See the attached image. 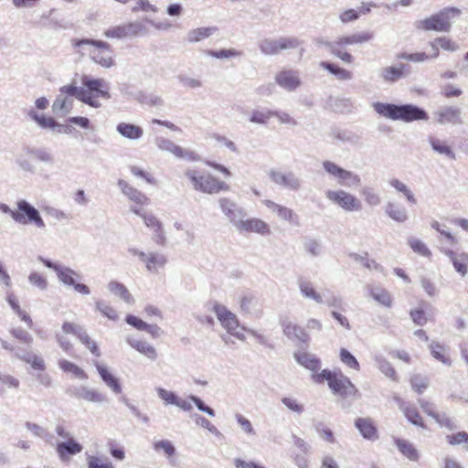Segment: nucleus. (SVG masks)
I'll list each match as a JSON object with an SVG mask.
<instances>
[{
	"mask_svg": "<svg viewBox=\"0 0 468 468\" xmlns=\"http://www.w3.org/2000/svg\"><path fill=\"white\" fill-rule=\"evenodd\" d=\"M374 111L382 117L392 121L410 122L414 121H428L429 115L422 108L414 104L397 105L393 103L374 102Z\"/></svg>",
	"mask_w": 468,
	"mask_h": 468,
	"instance_id": "obj_1",
	"label": "nucleus"
},
{
	"mask_svg": "<svg viewBox=\"0 0 468 468\" xmlns=\"http://www.w3.org/2000/svg\"><path fill=\"white\" fill-rule=\"evenodd\" d=\"M312 378L317 384L326 381L332 393L343 399L355 397L358 393L356 386L341 370L323 369L320 374L312 375Z\"/></svg>",
	"mask_w": 468,
	"mask_h": 468,
	"instance_id": "obj_2",
	"label": "nucleus"
},
{
	"mask_svg": "<svg viewBox=\"0 0 468 468\" xmlns=\"http://www.w3.org/2000/svg\"><path fill=\"white\" fill-rule=\"evenodd\" d=\"M375 34L372 31L356 32L347 36H340L335 41L326 42L325 47L330 53L346 64L353 63L355 58L349 52L344 50L345 47L362 45L373 40Z\"/></svg>",
	"mask_w": 468,
	"mask_h": 468,
	"instance_id": "obj_3",
	"label": "nucleus"
},
{
	"mask_svg": "<svg viewBox=\"0 0 468 468\" xmlns=\"http://www.w3.org/2000/svg\"><path fill=\"white\" fill-rule=\"evenodd\" d=\"M71 44L74 48H78L76 52L82 56L89 54L94 62L106 68L112 65V52L107 42L90 38H74Z\"/></svg>",
	"mask_w": 468,
	"mask_h": 468,
	"instance_id": "obj_4",
	"label": "nucleus"
},
{
	"mask_svg": "<svg viewBox=\"0 0 468 468\" xmlns=\"http://www.w3.org/2000/svg\"><path fill=\"white\" fill-rule=\"evenodd\" d=\"M461 14L462 11L457 7H445L425 19L416 21L415 27L424 31L449 32L452 20Z\"/></svg>",
	"mask_w": 468,
	"mask_h": 468,
	"instance_id": "obj_5",
	"label": "nucleus"
},
{
	"mask_svg": "<svg viewBox=\"0 0 468 468\" xmlns=\"http://www.w3.org/2000/svg\"><path fill=\"white\" fill-rule=\"evenodd\" d=\"M17 210L11 209L6 204L0 203V211L9 214L16 223L27 225L33 224L38 229H45L46 224L39 211L29 202L21 199L16 203Z\"/></svg>",
	"mask_w": 468,
	"mask_h": 468,
	"instance_id": "obj_6",
	"label": "nucleus"
},
{
	"mask_svg": "<svg viewBox=\"0 0 468 468\" xmlns=\"http://www.w3.org/2000/svg\"><path fill=\"white\" fill-rule=\"evenodd\" d=\"M37 261H41L47 268L54 270L57 273L58 279L64 285L73 287L76 292L82 295H88L90 293V288L87 285L76 282L75 277H80V275L74 270L55 263L42 256H38Z\"/></svg>",
	"mask_w": 468,
	"mask_h": 468,
	"instance_id": "obj_7",
	"label": "nucleus"
},
{
	"mask_svg": "<svg viewBox=\"0 0 468 468\" xmlns=\"http://www.w3.org/2000/svg\"><path fill=\"white\" fill-rule=\"evenodd\" d=\"M83 87H78L79 101L93 107L98 108L101 104L98 102L97 98H108L107 91L101 89L102 80L91 79L84 75L81 79Z\"/></svg>",
	"mask_w": 468,
	"mask_h": 468,
	"instance_id": "obj_8",
	"label": "nucleus"
},
{
	"mask_svg": "<svg viewBox=\"0 0 468 468\" xmlns=\"http://www.w3.org/2000/svg\"><path fill=\"white\" fill-rule=\"evenodd\" d=\"M300 45L301 41L295 37H268L260 40L258 43L259 49L266 56L276 55L283 50L294 49Z\"/></svg>",
	"mask_w": 468,
	"mask_h": 468,
	"instance_id": "obj_9",
	"label": "nucleus"
},
{
	"mask_svg": "<svg viewBox=\"0 0 468 468\" xmlns=\"http://www.w3.org/2000/svg\"><path fill=\"white\" fill-rule=\"evenodd\" d=\"M59 93L52 104V112L59 117H64L73 108L74 98L79 100L78 86L74 84L64 85L59 88Z\"/></svg>",
	"mask_w": 468,
	"mask_h": 468,
	"instance_id": "obj_10",
	"label": "nucleus"
},
{
	"mask_svg": "<svg viewBox=\"0 0 468 468\" xmlns=\"http://www.w3.org/2000/svg\"><path fill=\"white\" fill-rule=\"evenodd\" d=\"M324 195L328 201L346 212H358L362 209L361 201L355 195L344 189H329L325 191Z\"/></svg>",
	"mask_w": 468,
	"mask_h": 468,
	"instance_id": "obj_11",
	"label": "nucleus"
},
{
	"mask_svg": "<svg viewBox=\"0 0 468 468\" xmlns=\"http://www.w3.org/2000/svg\"><path fill=\"white\" fill-rule=\"evenodd\" d=\"M214 312L216 313L218 319L220 321L221 325L227 329L229 334L241 341L245 340V335L242 333L244 328L239 329V321L233 313L228 310L224 305L218 303L214 305Z\"/></svg>",
	"mask_w": 468,
	"mask_h": 468,
	"instance_id": "obj_12",
	"label": "nucleus"
},
{
	"mask_svg": "<svg viewBox=\"0 0 468 468\" xmlns=\"http://www.w3.org/2000/svg\"><path fill=\"white\" fill-rule=\"evenodd\" d=\"M154 144L159 150L171 153L177 158L190 161H198L200 159L199 155L196 153L182 148L167 138L157 136L154 139Z\"/></svg>",
	"mask_w": 468,
	"mask_h": 468,
	"instance_id": "obj_13",
	"label": "nucleus"
},
{
	"mask_svg": "<svg viewBox=\"0 0 468 468\" xmlns=\"http://www.w3.org/2000/svg\"><path fill=\"white\" fill-rule=\"evenodd\" d=\"M131 210L140 216L145 226L154 231L153 240L158 245H165V236L163 230V225L160 220L152 213L142 212L140 207H131Z\"/></svg>",
	"mask_w": 468,
	"mask_h": 468,
	"instance_id": "obj_14",
	"label": "nucleus"
},
{
	"mask_svg": "<svg viewBox=\"0 0 468 468\" xmlns=\"http://www.w3.org/2000/svg\"><path fill=\"white\" fill-rule=\"evenodd\" d=\"M270 179L277 186L292 191H298L302 187L303 180L293 172H282L271 169L269 172Z\"/></svg>",
	"mask_w": 468,
	"mask_h": 468,
	"instance_id": "obj_15",
	"label": "nucleus"
},
{
	"mask_svg": "<svg viewBox=\"0 0 468 468\" xmlns=\"http://www.w3.org/2000/svg\"><path fill=\"white\" fill-rule=\"evenodd\" d=\"M408 69L409 65L404 63L385 66L378 69V76L383 83L394 84L408 77Z\"/></svg>",
	"mask_w": 468,
	"mask_h": 468,
	"instance_id": "obj_16",
	"label": "nucleus"
},
{
	"mask_svg": "<svg viewBox=\"0 0 468 468\" xmlns=\"http://www.w3.org/2000/svg\"><path fill=\"white\" fill-rule=\"evenodd\" d=\"M185 176L189 179L193 188L206 194H212L215 177L210 174H200L195 169H187Z\"/></svg>",
	"mask_w": 468,
	"mask_h": 468,
	"instance_id": "obj_17",
	"label": "nucleus"
},
{
	"mask_svg": "<svg viewBox=\"0 0 468 468\" xmlns=\"http://www.w3.org/2000/svg\"><path fill=\"white\" fill-rule=\"evenodd\" d=\"M281 325L283 335L296 345H307L309 342V335L299 324L293 323L288 317L281 320Z\"/></svg>",
	"mask_w": 468,
	"mask_h": 468,
	"instance_id": "obj_18",
	"label": "nucleus"
},
{
	"mask_svg": "<svg viewBox=\"0 0 468 468\" xmlns=\"http://www.w3.org/2000/svg\"><path fill=\"white\" fill-rule=\"evenodd\" d=\"M130 251L133 255H137L139 259L145 264V268L150 272H157L167 263V257L161 252L150 251L148 253L139 251L136 249H132Z\"/></svg>",
	"mask_w": 468,
	"mask_h": 468,
	"instance_id": "obj_19",
	"label": "nucleus"
},
{
	"mask_svg": "<svg viewBox=\"0 0 468 468\" xmlns=\"http://www.w3.org/2000/svg\"><path fill=\"white\" fill-rule=\"evenodd\" d=\"M435 121L441 125H460L463 123L462 110L455 106H443L433 112Z\"/></svg>",
	"mask_w": 468,
	"mask_h": 468,
	"instance_id": "obj_20",
	"label": "nucleus"
},
{
	"mask_svg": "<svg viewBox=\"0 0 468 468\" xmlns=\"http://www.w3.org/2000/svg\"><path fill=\"white\" fill-rule=\"evenodd\" d=\"M218 204L221 211L228 218L229 221L237 228L239 225L238 223L246 216L245 210L228 197L219 198Z\"/></svg>",
	"mask_w": 468,
	"mask_h": 468,
	"instance_id": "obj_21",
	"label": "nucleus"
},
{
	"mask_svg": "<svg viewBox=\"0 0 468 468\" xmlns=\"http://www.w3.org/2000/svg\"><path fill=\"white\" fill-rule=\"evenodd\" d=\"M126 342L132 348L136 350L148 360L154 362L157 359L158 353L156 348L146 340L136 335H128L126 337Z\"/></svg>",
	"mask_w": 468,
	"mask_h": 468,
	"instance_id": "obj_22",
	"label": "nucleus"
},
{
	"mask_svg": "<svg viewBox=\"0 0 468 468\" xmlns=\"http://www.w3.org/2000/svg\"><path fill=\"white\" fill-rule=\"evenodd\" d=\"M276 83L287 91H294L302 84L297 70H282L275 76Z\"/></svg>",
	"mask_w": 468,
	"mask_h": 468,
	"instance_id": "obj_23",
	"label": "nucleus"
},
{
	"mask_svg": "<svg viewBox=\"0 0 468 468\" xmlns=\"http://www.w3.org/2000/svg\"><path fill=\"white\" fill-rule=\"evenodd\" d=\"M441 252L449 258L453 265L454 270L464 277L468 273V253L456 252L450 249H441Z\"/></svg>",
	"mask_w": 468,
	"mask_h": 468,
	"instance_id": "obj_24",
	"label": "nucleus"
},
{
	"mask_svg": "<svg viewBox=\"0 0 468 468\" xmlns=\"http://www.w3.org/2000/svg\"><path fill=\"white\" fill-rule=\"evenodd\" d=\"M263 203L272 212L276 213L281 219L285 220L293 226L300 225L299 217L292 209L279 205L271 200H264Z\"/></svg>",
	"mask_w": 468,
	"mask_h": 468,
	"instance_id": "obj_25",
	"label": "nucleus"
},
{
	"mask_svg": "<svg viewBox=\"0 0 468 468\" xmlns=\"http://www.w3.org/2000/svg\"><path fill=\"white\" fill-rule=\"evenodd\" d=\"M28 116L42 128H48L52 130L57 129L58 133H69L71 132L70 126L60 124L58 122H56L55 119H53L52 117L40 115L34 110H31L28 112Z\"/></svg>",
	"mask_w": 468,
	"mask_h": 468,
	"instance_id": "obj_26",
	"label": "nucleus"
},
{
	"mask_svg": "<svg viewBox=\"0 0 468 468\" xmlns=\"http://www.w3.org/2000/svg\"><path fill=\"white\" fill-rule=\"evenodd\" d=\"M238 224L236 229L239 231L256 232L261 235H268L271 232L269 225L260 218L246 220L242 218Z\"/></svg>",
	"mask_w": 468,
	"mask_h": 468,
	"instance_id": "obj_27",
	"label": "nucleus"
},
{
	"mask_svg": "<svg viewBox=\"0 0 468 468\" xmlns=\"http://www.w3.org/2000/svg\"><path fill=\"white\" fill-rule=\"evenodd\" d=\"M82 449V445L73 438L67 440L66 441L58 442L56 447L58 457L62 462H66L70 456L81 452Z\"/></svg>",
	"mask_w": 468,
	"mask_h": 468,
	"instance_id": "obj_28",
	"label": "nucleus"
},
{
	"mask_svg": "<svg viewBox=\"0 0 468 468\" xmlns=\"http://www.w3.org/2000/svg\"><path fill=\"white\" fill-rule=\"evenodd\" d=\"M294 359L298 364L314 374H320L318 371L321 369V360L314 354L308 352H295L293 354Z\"/></svg>",
	"mask_w": 468,
	"mask_h": 468,
	"instance_id": "obj_29",
	"label": "nucleus"
},
{
	"mask_svg": "<svg viewBox=\"0 0 468 468\" xmlns=\"http://www.w3.org/2000/svg\"><path fill=\"white\" fill-rule=\"evenodd\" d=\"M71 396L78 399H83L90 402L100 403L105 400V396L95 389L89 388L86 386L76 387L68 391Z\"/></svg>",
	"mask_w": 468,
	"mask_h": 468,
	"instance_id": "obj_30",
	"label": "nucleus"
},
{
	"mask_svg": "<svg viewBox=\"0 0 468 468\" xmlns=\"http://www.w3.org/2000/svg\"><path fill=\"white\" fill-rule=\"evenodd\" d=\"M119 187L122 189L123 195L135 204L134 207H143L144 205H147L149 203V198L144 194L130 186L126 182L119 180Z\"/></svg>",
	"mask_w": 468,
	"mask_h": 468,
	"instance_id": "obj_31",
	"label": "nucleus"
},
{
	"mask_svg": "<svg viewBox=\"0 0 468 468\" xmlns=\"http://www.w3.org/2000/svg\"><path fill=\"white\" fill-rule=\"evenodd\" d=\"M297 284L303 298L313 300L318 304L324 303L323 295L314 289V284L310 281L301 278L298 280Z\"/></svg>",
	"mask_w": 468,
	"mask_h": 468,
	"instance_id": "obj_32",
	"label": "nucleus"
},
{
	"mask_svg": "<svg viewBox=\"0 0 468 468\" xmlns=\"http://www.w3.org/2000/svg\"><path fill=\"white\" fill-rule=\"evenodd\" d=\"M355 426L365 439L375 441L378 438L377 428L371 419L358 418L355 421Z\"/></svg>",
	"mask_w": 468,
	"mask_h": 468,
	"instance_id": "obj_33",
	"label": "nucleus"
},
{
	"mask_svg": "<svg viewBox=\"0 0 468 468\" xmlns=\"http://www.w3.org/2000/svg\"><path fill=\"white\" fill-rule=\"evenodd\" d=\"M428 142L431 149L438 154L444 155L451 160L456 159V154L453 149L447 144L446 141L431 135L428 137Z\"/></svg>",
	"mask_w": 468,
	"mask_h": 468,
	"instance_id": "obj_34",
	"label": "nucleus"
},
{
	"mask_svg": "<svg viewBox=\"0 0 468 468\" xmlns=\"http://www.w3.org/2000/svg\"><path fill=\"white\" fill-rule=\"evenodd\" d=\"M319 65L322 69L327 70L330 74L334 75L338 80L346 81L351 80L354 78V74L352 71L345 68H342L335 63L321 61Z\"/></svg>",
	"mask_w": 468,
	"mask_h": 468,
	"instance_id": "obj_35",
	"label": "nucleus"
},
{
	"mask_svg": "<svg viewBox=\"0 0 468 468\" xmlns=\"http://www.w3.org/2000/svg\"><path fill=\"white\" fill-rule=\"evenodd\" d=\"M385 213L398 223H404L409 218L406 207L396 202H388L385 206Z\"/></svg>",
	"mask_w": 468,
	"mask_h": 468,
	"instance_id": "obj_36",
	"label": "nucleus"
},
{
	"mask_svg": "<svg viewBox=\"0 0 468 468\" xmlns=\"http://www.w3.org/2000/svg\"><path fill=\"white\" fill-rule=\"evenodd\" d=\"M15 356L27 364H29L32 368L43 371L46 369L45 362L43 358L38 356L36 354L27 352L22 348H17V351L15 354Z\"/></svg>",
	"mask_w": 468,
	"mask_h": 468,
	"instance_id": "obj_37",
	"label": "nucleus"
},
{
	"mask_svg": "<svg viewBox=\"0 0 468 468\" xmlns=\"http://www.w3.org/2000/svg\"><path fill=\"white\" fill-rule=\"evenodd\" d=\"M369 295L381 305L390 308L392 306V297L390 293L384 288L376 285H367Z\"/></svg>",
	"mask_w": 468,
	"mask_h": 468,
	"instance_id": "obj_38",
	"label": "nucleus"
},
{
	"mask_svg": "<svg viewBox=\"0 0 468 468\" xmlns=\"http://www.w3.org/2000/svg\"><path fill=\"white\" fill-rule=\"evenodd\" d=\"M394 441L398 450L404 457L412 462L419 461L420 452L412 442L400 438H396Z\"/></svg>",
	"mask_w": 468,
	"mask_h": 468,
	"instance_id": "obj_39",
	"label": "nucleus"
},
{
	"mask_svg": "<svg viewBox=\"0 0 468 468\" xmlns=\"http://www.w3.org/2000/svg\"><path fill=\"white\" fill-rule=\"evenodd\" d=\"M398 400L399 409L402 410L407 420L413 425L425 429L426 426L418 410L407 402L400 401L399 399Z\"/></svg>",
	"mask_w": 468,
	"mask_h": 468,
	"instance_id": "obj_40",
	"label": "nucleus"
},
{
	"mask_svg": "<svg viewBox=\"0 0 468 468\" xmlns=\"http://www.w3.org/2000/svg\"><path fill=\"white\" fill-rule=\"evenodd\" d=\"M428 347L433 358L447 367L452 366V360L448 356L447 347L445 346L439 342L432 341Z\"/></svg>",
	"mask_w": 468,
	"mask_h": 468,
	"instance_id": "obj_41",
	"label": "nucleus"
},
{
	"mask_svg": "<svg viewBox=\"0 0 468 468\" xmlns=\"http://www.w3.org/2000/svg\"><path fill=\"white\" fill-rule=\"evenodd\" d=\"M216 30L214 27L194 28L187 32L186 39L188 43H197L212 36Z\"/></svg>",
	"mask_w": 468,
	"mask_h": 468,
	"instance_id": "obj_42",
	"label": "nucleus"
},
{
	"mask_svg": "<svg viewBox=\"0 0 468 468\" xmlns=\"http://www.w3.org/2000/svg\"><path fill=\"white\" fill-rule=\"evenodd\" d=\"M119 133L130 140H139L144 134L142 127L126 122L119 123Z\"/></svg>",
	"mask_w": 468,
	"mask_h": 468,
	"instance_id": "obj_43",
	"label": "nucleus"
},
{
	"mask_svg": "<svg viewBox=\"0 0 468 468\" xmlns=\"http://www.w3.org/2000/svg\"><path fill=\"white\" fill-rule=\"evenodd\" d=\"M337 184L348 188L356 187L361 185V178L357 174L343 168Z\"/></svg>",
	"mask_w": 468,
	"mask_h": 468,
	"instance_id": "obj_44",
	"label": "nucleus"
},
{
	"mask_svg": "<svg viewBox=\"0 0 468 468\" xmlns=\"http://www.w3.org/2000/svg\"><path fill=\"white\" fill-rule=\"evenodd\" d=\"M27 154L32 155L37 161L47 165H53L55 161L53 154L45 148H27Z\"/></svg>",
	"mask_w": 468,
	"mask_h": 468,
	"instance_id": "obj_45",
	"label": "nucleus"
},
{
	"mask_svg": "<svg viewBox=\"0 0 468 468\" xmlns=\"http://www.w3.org/2000/svg\"><path fill=\"white\" fill-rule=\"evenodd\" d=\"M374 361L378 370L381 371L386 377L389 378L394 381L398 380L396 371L392 365L388 360H386L384 357L380 356H376L374 357Z\"/></svg>",
	"mask_w": 468,
	"mask_h": 468,
	"instance_id": "obj_46",
	"label": "nucleus"
},
{
	"mask_svg": "<svg viewBox=\"0 0 468 468\" xmlns=\"http://www.w3.org/2000/svg\"><path fill=\"white\" fill-rule=\"evenodd\" d=\"M58 366L59 368L64 372L70 373L80 379L88 378L87 374L80 367H78L77 365L70 361H68L66 359L59 360Z\"/></svg>",
	"mask_w": 468,
	"mask_h": 468,
	"instance_id": "obj_47",
	"label": "nucleus"
},
{
	"mask_svg": "<svg viewBox=\"0 0 468 468\" xmlns=\"http://www.w3.org/2000/svg\"><path fill=\"white\" fill-rule=\"evenodd\" d=\"M94 366L96 367L98 373L100 374L101 379L114 391L117 392V379L112 376L107 369L105 366L101 364L98 361H94Z\"/></svg>",
	"mask_w": 468,
	"mask_h": 468,
	"instance_id": "obj_48",
	"label": "nucleus"
},
{
	"mask_svg": "<svg viewBox=\"0 0 468 468\" xmlns=\"http://www.w3.org/2000/svg\"><path fill=\"white\" fill-rule=\"evenodd\" d=\"M360 195L363 197L365 202L369 207H378L381 203V197L378 193L371 186H364L360 190Z\"/></svg>",
	"mask_w": 468,
	"mask_h": 468,
	"instance_id": "obj_49",
	"label": "nucleus"
},
{
	"mask_svg": "<svg viewBox=\"0 0 468 468\" xmlns=\"http://www.w3.org/2000/svg\"><path fill=\"white\" fill-rule=\"evenodd\" d=\"M389 185L398 192L402 193L410 203L416 204L417 199L410 189L400 180L392 178L389 180Z\"/></svg>",
	"mask_w": 468,
	"mask_h": 468,
	"instance_id": "obj_50",
	"label": "nucleus"
},
{
	"mask_svg": "<svg viewBox=\"0 0 468 468\" xmlns=\"http://www.w3.org/2000/svg\"><path fill=\"white\" fill-rule=\"evenodd\" d=\"M408 244L411 250L423 257H430L431 252L427 245L419 239L411 237L408 239Z\"/></svg>",
	"mask_w": 468,
	"mask_h": 468,
	"instance_id": "obj_51",
	"label": "nucleus"
},
{
	"mask_svg": "<svg viewBox=\"0 0 468 468\" xmlns=\"http://www.w3.org/2000/svg\"><path fill=\"white\" fill-rule=\"evenodd\" d=\"M154 449L155 452H163L164 454L171 459L176 453V448L173 443L168 440H160L154 442Z\"/></svg>",
	"mask_w": 468,
	"mask_h": 468,
	"instance_id": "obj_52",
	"label": "nucleus"
},
{
	"mask_svg": "<svg viewBox=\"0 0 468 468\" xmlns=\"http://www.w3.org/2000/svg\"><path fill=\"white\" fill-rule=\"evenodd\" d=\"M429 384L430 379L428 377L416 374L410 378V385L412 388L419 394L423 393L424 390L428 388Z\"/></svg>",
	"mask_w": 468,
	"mask_h": 468,
	"instance_id": "obj_53",
	"label": "nucleus"
},
{
	"mask_svg": "<svg viewBox=\"0 0 468 468\" xmlns=\"http://www.w3.org/2000/svg\"><path fill=\"white\" fill-rule=\"evenodd\" d=\"M303 250L313 257H317L322 252V246L317 239L305 238L303 241Z\"/></svg>",
	"mask_w": 468,
	"mask_h": 468,
	"instance_id": "obj_54",
	"label": "nucleus"
},
{
	"mask_svg": "<svg viewBox=\"0 0 468 468\" xmlns=\"http://www.w3.org/2000/svg\"><path fill=\"white\" fill-rule=\"evenodd\" d=\"M339 356L341 362L346 367L355 370H359L360 366L358 361L347 349L341 348Z\"/></svg>",
	"mask_w": 468,
	"mask_h": 468,
	"instance_id": "obj_55",
	"label": "nucleus"
},
{
	"mask_svg": "<svg viewBox=\"0 0 468 468\" xmlns=\"http://www.w3.org/2000/svg\"><path fill=\"white\" fill-rule=\"evenodd\" d=\"M272 117L271 110H254L251 112L250 121L253 123L265 124Z\"/></svg>",
	"mask_w": 468,
	"mask_h": 468,
	"instance_id": "obj_56",
	"label": "nucleus"
},
{
	"mask_svg": "<svg viewBox=\"0 0 468 468\" xmlns=\"http://www.w3.org/2000/svg\"><path fill=\"white\" fill-rule=\"evenodd\" d=\"M350 257L355 261L361 263L367 269L378 270L380 268L379 264L376 261L367 258V253H365L364 255L351 253Z\"/></svg>",
	"mask_w": 468,
	"mask_h": 468,
	"instance_id": "obj_57",
	"label": "nucleus"
},
{
	"mask_svg": "<svg viewBox=\"0 0 468 468\" xmlns=\"http://www.w3.org/2000/svg\"><path fill=\"white\" fill-rule=\"evenodd\" d=\"M207 54L212 58H230L235 57H240L242 55L241 51L236 50L234 48L229 49H220V50H208Z\"/></svg>",
	"mask_w": 468,
	"mask_h": 468,
	"instance_id": "obj_58",
	"label": "nucleus"
},
{
	"mask_svg": "<svg viewBox=\"0 0 468 468\" xmlns=\"http://www.w3.org/2000/svg\"><path fill=\"white\" fill-rule=\"evenodd\" d=\"M323 168L326 174L335 181H338L343 168L332 161H324Z\"/></svg>",
	"mask_w": 468,
	"mask_h": 468,
	"instance_id": "obj_59",
	"label": "nucleus"
},
{
	"mask_svg": "<svg viewBox=\"0 0 468 468\" xmlns=\"http://www.w3.org/2000/svg\"><path fill=\"white\" fill-rule=\"evenodd\" d=\"M28 282L31 285L38 288L41 291H44L48 288L47 279L38 272H31L28 276Z\"/></svg>",
	"mask_w": 468,
	"mask_h": 468,
	"instance_id": "obj_60",
	"label": "nucleus"
},
{
	"mask_svg": "<svg viewBox=\"0 0 468 468\" xmlns=\"http://www.w3.org/2000/svg\"><path fill=\"white\" fill-rule=\"evenodd\" d=\"M96 309L111 320H115L117 317L116 311L104 301H97Z\"/></svg>",
	"mask_w": 468,
	"mask_h": 468,
	"instance_id": "obj_61",
	"label": "nucleus"
},
{
	"mask_svg": "<svg viewBox=\"0 0 468 468\" xmlns=\"http://www.w3.org/2000/svg\"><path fill=\"white\" fill-rule=\"evenodd\" d=\"M10 334L24 344L31 345L33 342L32 335L21 327L11 329Z\"/></svg>",
	"mask_w": 468,
	"mask_h": 468,
	"instance_id": "obj_62",
	"label": "nucleus"
},
{
	"mask_svg": "<svg viewBox=\"0 0 468 468\" xmlns=\"http://www.w3.org/2000/svg\"><path fill=\"white\" fill-rule=\"evenodd\" d=\"M446 440L451 445L465 443L468 446V433L466 431H459L454 434L447 435Z\"/></svg>",
	"mask_w": 468,
	"mask_h": 468,
	"instance_id": "obj_63",
	"label": "nucleus"
},
{
	"mask_svg": "<svg viewBox=\"0 0 468 468\" xmlns=\"http://www.w3.org/2000/svg\"><path fill=\"white\" fill-rule=\"evenodd\" d=\"M88 468H114L112 463L96 456L88 457Z\"/></svg>",
	"mask_w": 468,
	"mask_h": 468,
	"instance_id": "obj_64",
	"label": "nucleus"
}]
</instances>
